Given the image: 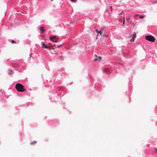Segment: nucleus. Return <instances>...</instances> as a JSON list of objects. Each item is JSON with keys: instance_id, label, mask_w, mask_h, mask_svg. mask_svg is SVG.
<instances>
[{"instance_id": "obj_20", "label": "nucleus", "mask_w": 157, "mask_h": 157, "mask_svg": "<svg viewBox=\"0 0 157 157\" xmlns=\"http://www.w3.org/2000/svg\"><path fill=\"white\" fill-rule=\"evenodd\" d=\"M110 9L111 10V11H112V6H110Z\"/></svg>"}, {"instance_id": "obj_24", "label": "nucleus", "mask_w": 157, "mask_h": 157, "mask_svg": "<svg viewBox=\"0 0 157 157\" xmlns=\"http://www.w3.org/2000/svg\"><path fill=\"white\" fill-rule=\"evenodd\" d=\"M124 22H125L124 19V22H123V24H124Z\"/></svg>"}, {"instance_id": "obj_18", "label": "nucleus", "mask_w": 157, "mask_h": 157, "mask_svg": "<svg viewBox=\"0 0 157 157\" xmlns=\"http://www.w3.org/2000/svg\"><path fill=\"white\" fill-rule=\"evenodd\" d=\"M73 2H77V0H70Z\"/></svg>"}, {"instance_id": "obj_5", "label": "nucleus", "mask_w": 157, "mask_h": 157, "mask_svg": "<svg viewBox=\"0 0 157 157\" xmlns=\"http://www.w3.org/2000/svg\"><path fill=\"white\" fill-rule=\"evenodd\" d=\"M40 30L41 33H44L45 31V28L43 26H41L40 28Z\"/></svg>"}, {"instance_id": "obj_26", "label": "nucleus", "mask_w": 157, "mask_h": 157, "mask_svg": "<svg viewBox=\"0 0 157 157\" xmlns=\"http://www.w3.org/2000/svg\"><path fill=\"white\" fill-rule=\"evenodd\" d=\"M97 38H98L97 37L96 38L97 39Z\"/></svg>"}, {"instance_id": "obj_25", "label": "nucleus", "mask_w": 157, "mask_h": 157, "mask_svg": "<svg viewBox=\"0 0 157 157\" xmlns=\"http://www.w3.org/2000/svg\"><path fill=\"white\" fill-rule=\"evenodd\" d=\"M53 0H51V1H52Z\"/></svg>"}, {"instance_id": "obj_1", "label": "nucleus", "mask_w": 157, "mask_h": 157, "mask_svg": "<svg viewBox=\"0 0 157 157\" xmlns=\"http://www.w3.org/2000/svg\"><path fill=\"white\" fill-rule=\"evenodd\" d=\"M24 63L20 61H14L12 63V66L15 69H17L24 66Z\"/></svg>"}, {"instance_id": "obj_11", "label": "nucleus", "mask_w": 157, "mask_h": 157, "mask_svg": "<svg viewBox=\"0 0 157 157\" xmlns=\"http://www.w3.org/2000/svg\"><path fill=\"white\" fill-rule=\"evenodd\" d=\"M95 59L97 60L98 59V61H99L100 59H101V58L100 57H98L96 55H95Z\"/></svg>"}, {"instance_id": "obj_22", "label": "nucleus", "mask_w": 157, "mask_h": 157, "mask_svg": "<svg viewBox=\"0 0 157 157\" xmlns=\"http://www.w3.org/2000/svg\"><path fill=\"white\" fill-rule=\"evenodd\" d=\"M31 54H32L31 53H30V57H29V59L31 58Z\"/></svg>"}, {"instance_id": "obj_8", "label": "nucleus", "mask_w": 157, "mask_h": 157, "mask_svg": "<svg viewBox=\"0 0 157 157\" xmlns=\"http://www.w3.org/2000/svg\"><path fill=\"white\" fill-rule=\"evenodd\" d=\"M104 72L107 74L109 73L110 72L109 69L107 68L104 69Z\"/></svg>"}, {"instance_id": "obj_19", "label": "nucleus", "mask_w": 157, "mask_h": 157, "mask_svg": "<svg viewBox=\"0 0 157 157\" xmlns=\"http://www.w3.org/2000/svg\"><path fill=\"white\" fill-rule=\"evenodd\" d=\"M11 43H16V42H15L14 40H12V41Z\"/></svg>"}, {"instance_id": "obj_9", "label": "nucleus", "mask_w": 157, "mask_h": 157, "mask_svg": "<svg viewBox=\"0 0 157 157\" xmlns=\"http://www.w3.org/2000/svg\"><path fill=\"white\" fill-rule=\"evenodd\" d=\"M42 48H48V47L47 45L45 44L44 43H43L42 44Z\"/></svg>"}, {"instance_id": "obj_16", "label": "nucleus", "mask_w": 157, "mask_h": 157, "mask_svg": "<svg viewBox=\"0 0 157 157\" xmlns=\"http://www.w3.org/2000/svg\"><path fill=\"white\" fill-rule=\"evenodd\" d=\"M152 149L155 151L157 153V148H156L153 147Z\"/></svg>"}, {"instance_id": "obj_3", "label": "nucleus", "mask_w": 157, "mask_h": 157, "mask_svg": "<svg viewBox=\"0 0 157 157\" xmlns=\"http://www.w3.org/2000/svg\"><path fill=\"white\" fill-rule=\"evenodd\" d=\"M145 38L146 40L151 42H154L155 40V37L151 35L146 36Z\"/></svg>"}, {"instance_id": "obj_2", "label": "nucleus", "mask_w": 157, "mask_h": 157, "mask_svg": "<svg viewBox=\"0 0 157 157\" xmlns=\"http://www.w3.org/2000/svg\"><path fill=\"white\" fill-rule=\"evenodd\" d=\"M15 88L18 92H23L25 90L23 85L20 83H18L16 84Z\"/></svg>"}, {"instance_id": "obj_17", "label": "nucleus", "mask_w": 157, "mask_h": 157, "mask_svg": "<svg viewBox=\"0 0 157 157\" xmlns=\"http://www.w3.org/2000/svg\"><path fill=\"white\" fill-rule=\"evenodd\" d=\"M157 3V0L154 1L153 2V4H155Z\"/></svg>"}, {"instance_id": "obj_4", "label": "nucleus", "mask_w": 157, "mask_h": 157, "mask_svg": "<svg viewBox=\"0 0 157 157\" xmlns=\"http://www.w3.org/2000/svg\"><path fill=\"white\" fill-rule=\"evenodd\" d=\"M49 39L51 41L54 42H57L58 41V38L55 36H50Z\"/></svg>"}, {"instance_id": "obj_14", "label": "nucleus", "mask_w": 157, "mask_h": 157, "mask_svg": "<svg viewBox=\"0 0 157 157\" xmlns=\"http://www.w3.org/2000/svg\"><path fill=\"white\" fill-rule=\"evenodd\" d=\"M36 141H34L31 142L30 143V144L31 145H33V144H36Z\"/></svg>"}, {"instance_id": "obj_21", "label": "nucleus", "mask_w": 157, "mask_h": 157, "mask_svg": "<svg viewBox=\"0 0 157 157\" xmlns=\"http://www.w3.org/2000/svg\"><path fill=\"white\" fill-rule=\"evenodd\" d=\"M124 14V13H123V11H122L121 13H120V14L121 15V14Z\"/></svg>"}, {"instance_id": "obj_7", "label": "nucleus", "mask_w": 157, "mask_h": 157, "mask_svg": "<svg viewBox=\"0 0 157 157\" xmlns=\"http://www.w3.org/2000/svg\"><path fill=\"white\" fill-rule=\"evenodd\" d=\"M132 36H133V37L130 40V41L131 42H134V38H135V37L136 35L134 33L133 34H132Z\"/></svg>"}, {"instance_id": "obj_10", "label": "nucleus", "mask_w": 157, "mask_h": 157, "mask_svg": "<svg viewBox=\"0 0 157 157\" xmlns=\"http://www.w3.org/2000/svg\"><path fill=\"white\" fill-rule=\"evenodd\" d=\"M95 31L98 34H100L101 35H102L101 31H99L97 29H96L95 30Z\"/></svg>"}, {"instance_id": "obj_23", "label": "nucleus", "mask_w": 157, "mask_h": 157, "mask_svg": "<svg viewBox=\"0 0 157 157\" xmlns=\"http://www.w3.org/2000/svg\"><path fill=\"white\" fill-rule=\"evenodd\" d=\"M104 36H105V37H107V36L106 35H104Z\"/></svg>"}, {"instance_id": "obj_6", "label": "nucleus", "mask_w": 157, "mask_h": 157, "mask_svg": "<svg viewBox=\"0 0 157 157\" xmlns=\"http://www.w3.org/2000/svg\"><path fill=\"white\" fill-rule=\"evenodd\" d=\"M8 70H9V72H8V74L9 75H12V74H13V73L14 72L12 69H9Z\"/></svg>"}, {"instance_id": "obj_15", "label": "nucleus", "mask_w": 157, "mask_h": 157, "mask_svg": "<svg viewBox=\"0 0 157 157\" xmlns=\"http://www.w3.org/2000/svg\"><path fill=\"white\" fill-rule=\"evenodd\" d=\"M144 15H140V16L139 17L140 18V19H142V18H144Z\"/></svg>"}, {"instance_id": "obj_13", "label": "nucleus", "mask_w": 157, "mask_h": 157, "mask_svg": "<svg viewBox=\"0 0 157 157\" xmlns=\"http://www.w3.org/2000/svg\"><path fill=\"white\" fill-rule=\"evenodd\" d=\"M59 58L60 60H63V56L61 55L60 58L59 57Z\"/></svg>"}, {"instance_id": "obj_12", "label": "nucleus", "mask_w": 157, "mask_h": 157, "mask_svg": "<svg viewBox=\"0 0 157 157\" xmlns=\"http://www.w3.org/2000/svg\"><path fill=\"white\" fill-rule=\"evenodd\" d=\"M61 46V45H53V46H54V47H55L56 48H59L60 46Z\"/></svg>"}]
</instances>
